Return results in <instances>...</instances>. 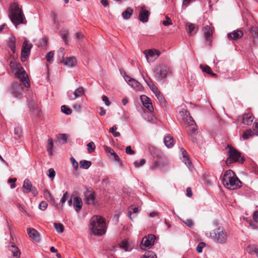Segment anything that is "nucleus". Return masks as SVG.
Returning a JSON list of instances; mask_svg holds the SVG:
<instances>
[{"instance_id": "obj_1", "label": "nucleus", "mask_w": 258, "mask_h": 258, "mask_svg": "<svg viewBox=\"0 0 258 258\" xmlns=\"http://www.w3.org/2000/svg\"><path fill=\"white\" fill-rule=\"evenodd\" d=\"M10 66L11 69L15 71V75L23 84L22 85L21 83H14L12 85L10 91L15 97L20 98L23 91V85L26 87L30 86L28 76L23 68H20L19 65L16 61H11Z\"/></svg>"}, {"instance_id": "obj_2", "label": "nucleus", "mask_w": 258, "mask_h": 258, "mask_svg": "<svg viewBox=\"0 0 258 258\" xmlns=\"http://www.w3.org/2000/svg\"><path fill=\"white\" fill-rule=\"evenodd\" d=\"M9 17L16 27L19 24L24 23L25 19L22 8L17 3H13L9 9Z\"/></svg>"}, {"instance_id": "obj_3", "label": "nucleus", "mask_w": 258, "mask_h": 258, "mask_svg": "<svg viewBox=\"0 0 258 258\" xmlns=\"http://www.w3.org/2000/svg\"><path fill=\"white\" fill-rule=\"evenodd\" d=\"M223 185L230 190L236 189L241 186V181L231 170H227L222 179Z\"/></svg>"}, {"instance_id": "obj_4", "label": "nucleus", "mask_w": 258, "mask_h": 258, "mask_svg": "<svg viewBox=\"0 0 258 258\" xmlns=\"http://www.w3.org/2000/svg\"><path fill=\"white\" fill-rule=\"evenodd\" d=\"M90 229L94 235L101 236L106 232L105 221L99 216H94L90 220Z\"/></svg>"}, {"instance_id": "obj_5", "label": "nucleus", "mask_w": 258, "mask_h": 258, "mask_svg": "<svg viewBox=\"0 0 258 258\" xmlns=\"http://www.w3.org/2000/svg\"><path fill=\"white\" fill-rule=\"evenodd\" d=\"M170 69L166 66L159 64L155 67L154 76L157 81H165L166 78L171 75Z\"/></svg>"}, {"instance_id": "obj_6", "label": "nucleus", "mask_w": 258, "mask_h": 258, "mask_svg": "<svg viewBox=\"0 0 258 258\" xmlns=\"http://www.w3.org/2000/svg\"><path fill=\"white\" fill-rule=\"evenodd\" d=\"M210 236L214 241L220 244L226 242L227 235L223 227H219L210 233Z\"/></svg>"}, {"instance_id": "obj_7", "label": "nucleus", "mask_w": 258, "mask_h": 258, "mask_svg": "<svg viewBox=\"0 0 258 258\" xmlns=\"http://www.w3.org/2000/svg\"><path fill=\"white\" fill-rule=\"evenodd\" d=\"M227 148H229V157L226 159V164L228 165L232 162L239 161L241 157L240 153L230 145H227Z\"/></svg>"}, {"instance_id": "obj_8", "label": "nucleus", "mask_w": 258, "mask_h": 258, "mask_svg": "<svg viewBox=\"0 0 258 258\" xmlns=\"http://www.w3.org/2000/svg\"><path fill=\"white\" fill-rule=\"evenodd\" d=\"M188 124V128L187 129V133L192 141L194 143H197V138L196 136L198 134L197 129L196 128V124L194 120H190L187 122Z\"/></svg>"}, {"instance_id": "obj_9", "label": "nucleus", "mask_w": 258, "mask_h": 258, "mask_svg": "<svg viewBox=\"0 0 258 258\" xmlns=\"http://www.w3.org/2000/svg\"><path fill=\"white\" fill-rule=\"evenodd\" d=\"M155 238V236L153 234H150L144 237L140 244L141 248L143 250H145V247L150 248L151 246L153 245Z\"/></svg>"}, {"instance_id": "obj_10", "label": "nucleus", "mask_w": 258, "mask_h": 258, "mask_svg": "<svg viewBox=\"0 0 258 258\" xmlns=\"http://www.w3.org/2000/svg\"><path fill=\"white\" fill-rule=\"evenodd\" d=\"M32 46V44L28 40H25L21 51V60L22 61H25L29 55Z\"/></svg>"}, {"instance_id": "obj_11", "label": "nucleus", "mask_w": 258, "mask_h": 258, "mask_svg": "<svg viewBox=\"0 0 258 258\" xmlns=\"http://www.w3.org/2000/svg\"><path fill=\"white\" fill-rule=\"evenodd\" d=\"M125 81L128 84L131 86L135 90L140 91L143 90V86L142 85L135 79L131 78L129 76L125 75L123 76Z\"/></svg>"}, {"instance_id": "obj_12", "label": "nucleus", "mask_w": 258, "mask_h": 258, "mask_svg": "<svg viewBox=\"0 0 258 258\" xmlns=\"http://www.w3.org/2000/svg\"><path fill=\"white\" fill-rule=\"evenodd\" d=\"M23 188L24 192H31L34 196L38 195L37 189L35 187L33 186L31 182L28 179L24 180Z\"/></svg>"}, {"instance_id": "obj_13", "label": "nucleus", "mask_w": 258, "mask_h": 258, "mask_svg": "<svg viewBox=\"0 0 258 258\" xmlns=\"http://www.w3.org/2000/svg\"><path fill=\"white\" fill-rule=\"evenodd\" d=\"M143 53L145 54L147 61L148 62L153 61L154 59L152 58L155 59L160 54V51L156 49L146 50L144 51Z\"/></svg>"}, {"instance_id": "obj_14", "label": "nucleus", "mask_w": 258, "mask_h": 258, "mask_svg": "<svg viewBox=\"0 0 258 258\" xmlns=\"http://www.w3.org/2000/svg\"><path fill=\"white\" fill-rule=\"evenodd\" d=\"M85 201L87 204H93L95 201L94 192H92L90 188H87L84 192Z\"/></svg>"}, {"instance_id": "obj_15", "label": "nucleus", "mask_w": 258, "mask_h": 258, "mask_svg": "<svg viewBox=\"0 0 258 258\" xmlns=\"http://www.w3.org/2000/svg\"><path fill=\"white\" fill-rule=\"evenodd\" d=\"M150 13L145 6H142L139 13V19L143 23L148 22Z\"/></svg>"}, {"instance_id": "obj_16", "label": "nucleus", "mask_w": 258, "mask_h": 258, "mask_svg": "<svg viewBox=\"0 0 258 258\" xmlns=\"http://www.w3.org/2000/svg\"><path fill=\"white\" fill-rule=\"evenodd\" d=\"M141 100L144 106L149 111L152 112L153 111V107L149 97L146 95H141Z\"/></svg>"}, {"instance_id": "obj_17", "label": "nucleus", "mask_w": 258, "mask_h": 258, "mask_svg": "<svg viewBox=\"0 0 258 258\" xmlns=\"http://www.w3.org/2000/svg\"><path fill=\"white\" fill-rule=\"evenodd\" d=\"M243 35V31L240 30H236L228 34L229 40H236L240 38Z\"/></svg>"}, {"instance_id": "obj_18", "label": "nucleus", "mask_w": 258, "mask_h": 258, "mask_svg": "<svg viewBox=\"0 0 258 258\" xmlns=\"http://www.w3.org/2000/svg\"><path fill=\"white\" fill-rule=\"evenodd\" d=\"M180 152H181L182 156L181 159L182 162L188 167V168L190 169L191 167V163L188 158V154L187 152L183 148L180 149Z\"/></svg>"}, {"instance_id": "obj_19", "label": "nucleus", "mask_w": 258, "mask_h": 258, "mask_svg": "<svg viewBox=\"0 0 258 258\" xmlns=\"http://www.w3.org/2000/svg\"><path fill=\"white\" fill-rule=\"evenodd\" d=\"M27 233L29 237L34 241L37 242L39 240V236L38 232L34 228H29L27 229Z\"/></svg>"}, {"instance_id": "obj_20", "label": "nucleus", "mask_w": 258, "mask_h": 258, "mask_svg": "<svg viewBox=\"0 0 258 258\" xmlns=\"http://www.w3.org/2000/svg\"><path fill=\"white\" fill-rule=\"evenodd\" d=\"M64 64L69 68H73L77 64V60L74 57H67L63 60Z\"/></svg>"}, {"instance_id": "obj_21", "label": "nucleus", "mask_w": 258, "mask_h": 258, "mask_svg": "<svg viewBox=\"0 0 258 258\" xmlns=\"http://www.w3.org/2000/svg\"><path fill=\"white\" fill-rule=\"evenodd\" d=\"M203 32L205 39L208 41H210L212 36V31L209 26H206L203 29Z\"/></svg>"}, {"instance_id": "obj_22", "label": "nucleus", "mask_w": 258, "mask_h": 258, "mask_svg": "<svg viewBox=\"0 0 258 258\" xmlns=\"http://www.w3.org/2000/svg\"><path fill=\"white\" fill-rule=\"evenodd\" d=\"M73 206L77 212H78L82 208V201L79 197H75L73 201Z\"/></svg>"}, {"instance_id": "obj_23", "label": "nucleus", "mask_w": 258, "mask_h": 258, "mask_svg": "<svg viewBox=\"0 0 258 258\" xmlns=\"http://www.w3.org/2000/svg\"><path fill=\"white\" fill-rule=\"evenodd\" d=\"M186 29L189 35H192L197 32L198 28L195 24L187 22L186 24Z\"/></svg>"}, {"instance_id": "obj_24", "label": "nucleus", "mask_w": 258, "mask_h": 258, "mask_svg": "<svg viewBox=\"0 0 258 258\" xmlns=\"http://www.w3.org/2000/svg\"><path fill=\"white\" fill-rule=\"evenodd\" d=\"M239 119L242 120V123L245 125L250 124L253 119L252 116L245 114L242 116H239Z\"/></svg>"}, {"instance_id": "obj_25", "label": "nucleus", "mask_w": 258, "mask_h": 258, "mask_svg": "<svg viewBox=\"0 0 258 258\" xmlns=\"http://www.w3.org/2000/svg\"><path fill=\"white\" fill-rule=\"evenodd\" d=\"M15 43V37L13 35L11 36L9 38V40L7 42V44L13 53H15L16 51Z\"/></svg>"}, {"instance_id": "obj_26", "label": "nucleus", "mask_w": 258, "mask_h": 258, "mask_svg": "<svg viewBox=\"0 0 258 258\" xmlns=\"http://www.w3.org/2000/svg\"><path fill=\"white\" fill-rule=\"evenodd\" d=\"M165 165V162L161 160L155 161L151 166L152 170H156L157 169H164Z\"/></svg>"}, {"instance_id": "obj_27", "label": "nucleus", "mask_w": 258, "mask_h": 258, "mask_svg": "<svg viewBox=\"0 0 258 258\" xmlns=\"http://www.w3.org/2000/svg\"><path fill=\"white\" fill-rule=\"evenodd\" d=\"M144 80L147 85L149 86L150 89L152 90V91L155 94V93H158V91H159L157 87L155 85V84L153 83L152 80L150 78H148L147 79H146L144 78Z\"/></svg>"}, {"instance_id": "obj_28", "label": "nucleus", "mask_w": 258, "mask_h": 258, "mask_svg": "<svg viewBox=\"0 0 258 258\" xmlns=\"http://www.w3.org/2000/svg\"><path fill=\"white\" fill-rule=\"evenodd\" d=\"M9 250L12 251L13 255L16 258H19L20 256V252L18 248L14 244L12 243L9 246Z\"/></svg>"}, {"instance_id": "obj_29", "label": "nucleus", "mask_w": 258, "mask_h": 258, "mask_svg": "<svg viewBox=\"0 0 258 258\" xmlns=\"http://www.w3.org/2000/svg\"><path fill=\"white\" fill-rule=\"evenodd\" d=\"M247 252L251 254H255L258 257V246L256 245H249L247 247Z\"/></svg>"}, {"instance_id": "obj_30", "label": "nucleus", "mask_w": 258, "mask_h": 258, "mask_svg": "<svg viewBox=\"0 0 258 258\" xmlns=\"http://www.w3.org/2000/svg\"><path fill=\"white\" fill-rule=\"evenodd\" d=\"M180 114L182 117V119L185 122H188L190 120H194L189 115V113L186 110H183L180 111Z\"/></svg>"}, {"instance_id": "obj_31", "label": "nucleus", "mask_w": 258, "mask_h": 258, "mask_svg": "<svg viewBox=\"0 0 258 258\" xmlns=\"http://www.w3.org/2000/svg\"><path fill=\"white\" fill-rule=\"evenodd\" d=\"M139 209L138 207H132L130 208L127 212V216L131 220H133V217H132V215H134L133 217L134 218L139 213Z\"/></svg>"}, {"instance_id": "obj_32", "label": "nucleus", "mask_w": 258, "mask_h": 258, "mask_svg": "<svg viewBox=\"0 0 258 258\" xmlns=\"http://www.w3.org/2000/svg\"><path fill=\"white\" fill-rule=\"evenodd\" d=\"M164 142L165 146L168 148H171L173 146V139L170 136H165L164 138Z\"/></svg>"}, {"instance_id": "obj_33", "label": "nucleus", "mask_w": 258, "mask_h": 258, "mask_svg": "<svg viewBox=\"0 0 258 258\" xmlns=\"http://www.w3.org/2000/svg\"><path fill=\"white\" fill-rule=\"evenodd\" d=\"M120 247L126 251H130L132 249L130 246L127 239H124L121 242Z\"/></svg>"}, {"instance_id": "obj_34", "label": "nucleus", "mask_w": 258, "mask_h": 258, "mask_svg": "<svg viewBox=\"0 0 258 258\" xmlns=\"http://www.w3.org/2000/svg\"><path fill=\"white\" fill-rule=\"evenodd\" d=\"M73 95L74 98L77 99L79 97L83 95L84 94L85 90L83 87H80L77 89L74 92H73Z\"/></svg>"}, {"instance_id": "obj_35", "label": "nucleus", "mask_w": 258, "mask_h": 258, "mask_svg": "<svg viewBox=\"0 0 258 258\" xmlns=\"http://www.w3.org/2000/svg\"><path fill=\"white\" fill-rule=\"evenodd\" d=\"M53 146V141L51 139L49 138L47 141V151L48 153V154L50 156L52 155V148Z\"/></svg>"}, {"instance_id": "obj_36", "label": "nucleus", "mask_w": 258, "mask_h": 258, "mask_svg": "<svg viewBox=\"0 0 258 258\" xmlns=\"http://www.w3.org/2000/svg\"><path fill=\"white\" fill-rule=\"evenodd\" d=\"M92 163L91 161L87 160H82L80 162V167L83 169H88L91 165Z\"/></svg>"}, {"instance_id": "obj_37", "label": "nucleus", "mask_w": 258, "mask_h": 258, "mask_svg": "<svg viewBox=\"0 0 258 258\" xmlns=\"http://www.w3.org/2000/svg\"><path fill=\"white\" fill-rule=\"evenodd\" d=\"M255 132H256V130L253 131L248 130L243 134L242 138L244 139H247L249 137L253 136L255 134Z\"/></svg>"}, {"instance_id": "obj_38", "label": "nucleus", "mask_w": 258, "mask_h": 258, "mask_svg": "<svg viewBox=\"0 0 258 258\" xmlns=\"http://www.w3.org/2000/svg\"><path fill=\"white\" fill-rule=\"evenodd\" d=\"M133 13V10L128 8L122 13V16L124 19H128L130 18Z\"/></svg>"}, {"instance_id": "obj_39", "label": "nucleus", "mask_w": 258, "mask_h": 258, "mask_svg": "<svg viewBox=\"0 0 258 258\" xmlns=\"http://www.w3.org/2000/svg\"><path fill=\"white\" fill-rule=\"evenodd\" d=\"M250 33L253 39V41L255 39H258V28L256 26H253L250 30Z\"/></svg>"}, {"instance_id": "obj_40", "label": "nucleus", "mask_w": 258, "mask_h": 258, "mask_svg": "<svg viewBox=\"0 0 258 258\" xmlns=\"http://www.w3.org/2000/svg\"><path fill=\"white\" fill-rule=\"evenodd\" d=\"M140 258H157V256L153 251L149 250L146 251Z\"/></svg>"}, {"instance_id": "obj_41", "label": "nucleus", "mask_w": 258, "mask_h": 258, "mask_svg": "<svg viewBox=\"0 0 258 258\" xmlns=\"http://www.w3.org/2000/svg\"><path fill=\"white\" fill-rule=\"evenodd\" d=\"M54 226L58 233H61L63 232L64 227L62 224L55 223H54Z\"/></svg>"}, {"instance_id": "obj_42", "label": "nucleus", "mask_w": 258, "mask_h": 258, "mask_svg": "<svg viewBox=\"0 0 258 258\" xmlns=\"http://www.w3.org/2000/svg\"><path fill=\"white\" fill-rule=\"evenodd\" d=\"M53 56H54V53L52 51H49L47 53L46 55V58L47 60V61L49 63H52L53 61Z\"/></svg>"}, {"instance_id": "obj_43", "label": "nucleus", "mask_w": 258, "mask_h": 258, "mask_svg": "<svg viewBox=\"0 0 258 258\" xmlns=\"http://www.w3.org/2000/svg\"><path fill=\"white\" fill-rule=\"evenodd\" d=\"M61 111L66 114L70 115L72 113L71 109L65 105L61 106Z\"/></svg>"}, {"instance_id": "obj_44", "label": "nucleus", "mask_w": 258, "mask_h": 258, "mask_svg": "<svg viewBox=\"0 0 258 258\" xmlns=\"http://www.w3.org/2000/svg\"><path fill=\"white\" fill-rule=\"evenodd\" d=\"M157 97V99H158V100L160 101V102L162 104H163L165 100V99L164 98V97L163 96V95H162V94L160 93V92L159 91V90L158 91V93H155L154 94Z\"/></svg>"}, {"instance_id": "obj_45", "label": "nucleus", "mask_w": 258, "mask_h": 258, "mask_svg": "<svg viewBox=\"0 0 258 258\" xmlns=\"http://www.w3.org/2000/svg\"><path fill=\"white\" fill-rule=\"evenodd\" d=\"M206 246V243L204 242H200L196 247V250L198 253H201L203 251V249Z\"/></svg>"}, {"instance_id": "obj_46", "label": "nucleus", "mask_w": 258, "mask_h": 258, "mask_svg": "<svg viewBox=\"0 0 258 258\" xmlns=\"http://www.w3.org/2000/svg\"><path fill=\"white\" fill-rule=\"evenodd\" d=\"M87 150L89 153L93 152L95 149V145L93 142L89 143L87 145Z\"/></svg>"}, {"instance_id": "obj_47", "label": "nucleus", "mask_w": 258, "mask_h": 258, "mask_svg": "<svg viewBox=\"0 0 258 258\" xmlns=\"http://www.w3.org/2000/svg\"><path fill=\"white\" fill-rule=\"evenodd\" d=\"M57 138L62 141V143H65L67 141L68 136L65 134H59L58 135Z\"/></svg>"}, {"instance_id": "obj_48", "label": "nucleus", "mask_w": 258, "mask_h": 258, "mask_svg": "<svg viewBox=\"0 0 258 258\" xmlns=\"http://www.w3.org/2000/svg\"><path fill=\"white\" fill-rule=\"evenodd\" d=\"M200 68L203 72H205L209 75L211 73V69L208 66L200 65Z\"/></svg>"}, {"instance_id": "obj_49", "label": "nucleus", "mask_w": 258, "mask_h": 258, "mask_svg": "<svg viewBox=\"0 0 258 258\" xmlns=\"http://www.w3.org/2000/svg\"><path fill=\"white\" fill-rule=\"evenodd\" d=\"M47 175L49 178L53 179L55 176V172L53 168H50L47 171Z\"/></svg>"}, {"instance_id": "obj_50", "label": "nucleus", "mask_w": 258, "mask_h": 258, "mask_svg": "<svg viewBox=\"0 0 258 258\" xmlns=\"http://www.w3.org/2000/svg\"><path fill=\"white\" fill-rule=\"evenodd\" d=\"M146 163V160L144 159L140 160V162L138 161H135L134 162V165L135 167H140L141 166H143Z\"/></svg>"}, {"instance_id": "obj_51", "label": "nucleus", "mask_w": 258, "mask_h": 258, "mask_svg": "<svg viewBox=\"0 0 258 258\" xmlns=\"http://www.w3.org/2000/svg\"><path fill=\"white\" fill-rule=\"evenodd\" d=\"M111 155L113 156L114 160L118 163L119 166H121L122 163L118 155L115 152H113Z\"/></svg>"}, {"instance_id": "obj_52", "label": "nucleus", "mask_w": 258, "mask_h": 258, "mask_svg": "<svg viewBox=\"0 0 258 258\" xmlns=\"http://www.w3.org/2000/svg\"><path fill=\"white\" fill-rule=\"evenodd\" d=\"M48 204L46 202L42 201L39 205V208L42 210L44 211L47 207Z\"/></svg>"}, {"instance_id": "obj_53", "label": "nucleus", "mask_w": 258, "mask_h": 258, "mask_svg": "<svg viewBox=\"0 0 258 258\" xmlns=\"http://www.w3.org/2000/svg\"><path fill=\"white\" fill-rule=\"evenodd\" d=\"M15 134L18 137L20 138L22 136V129L20 127H15L14 130Z\"/></svg>"}, {"instance_id": "obj_54", "label": "nucleus", "mask_w": 258, "mask_h": 258, "mask_svg": "<svg viewBox=\"0 0 258 258\" xmlns=\"http://www.w3.org/2000/svg\"><path fill=\"white\" fill-rule=\"evenodd\" d=\"M71 163L73 167L74 168V169L75 170H77L78 168V163L75 160V159L73 157H71L70 158Z\"/></svg>"}, {"instance_id": "obj_55", "label": "nucleus", "mask_w": 258, "mask_h": 258, "mask_svg": "<svg viewBox=\"0 0 258 258\" xmlns=\"http://www.w3.org/2000/svg\"><path fill=\"white\" fill-rule=\"evenodd\" d=\"M162 23L165 26H168L169 25L172 24L170 18H169L168 16H166V20L163 21Z\"/></svg>"}, {"instance_id": "obj_56", "label": "nucleus", "mask_w": 258, "mask_h": 258, "mask_svg": "<svg viewBox=\"0 0 258 258\" xmlns=\"http://www.w3.org/2000/svg\"><path fill=\"white\" fill-rule=\"evenodd\" d=\"M61 37L62 40L64 41L66 43H67V41L69 38V35L67 31H64L61 34Z\"/></svg>"}, {"instance_id": "obj_57", "label": "nucleus", "mask_w": 258, "mask_h": 258, "mask_svg": "<svg viewBox=\"0 0 258 258\" xmlns=\"http://www.w3.org/2000/svg\"><path fill=\"white\" fill-rule=\"evenodd\" d=\"M184 224L189 227H191L193 226V222L191 219H187L183 221Z\"/></svg>"}, {"instance_id": "obj_58", "label": "nucleus", "mask_w": 258, "mask_h": 258, "mask_svg": "<svg viewBox=\"0 0 258 258\" xmlns=\"http://www.w3.org/2000/svg\"><path fill=\"white\" fill-rule=\"evenodd\" d=\"M47 41L48 39L46 37H43L41 41L39 42V45L41 46L46 45Z\"/></svg>"}, {"instance_id": "obj_59", "label": "nucleus", "mask_w": 258, "mask_h": 258, "mask_svg": "<svg viewBox=\"0 0 258 258\" xmlns=\"http://www.w3.org/2000/svg\"><path fill=\"white\" fill-rule=\"evenodd\" d=\"M125 152L127 154L133 155L135 153V152L132 149L131 146H128L125 149Z\"/></svg>"}, {"instance_id": "obj_60", "label": "nucleus", "mask_w": 258, "mask_h": 258, "mask_svg": "<svg viewBox=\"0 0 258 258\" xmlns=\"http://www.w3.org/2000/svg\"><path fill=\"white\" fill-rule=\"evenodd\" d=\"M73 93L74 92L72 91H69L67 92L68 97L69 99L71 100L76 99L75 98H74V96L73 95Z\"/></svg>"}, {"instance_id": "obj_61", "label": "nucleus", "mask_w": 258, "mask_h": 258, "mask_svg": "<svg viewBox=\"0 0 258 258\" xmlns=\"http://www.w3.org/2000/svg\"><path fill=\"white\" fill-rule=\"evenodd\" d=\"M102 100L104 102L105 104L107 106H109L110 105V102L108 100V98L107 96L104 95L102 96Z\"/></svg>"}, {"instance_id": "obj_62", "label": "nucleus", "mask_w": 258, "mask_h": 258, "mask_svg": "<svg viewBox=\"0 0 258 258\" xmlns=\"http://www.w3.org/2000/svg\"><path fill=\"white\" fill-rule=\"evenodd\" d=\"M104 149L106 152L110 153V155H111L113 153V152H114V150L110 147H108L107 146L104 147Z\"/></svg>"}, {"instance_id": "obj_63", "label": "nucleus", "mask_w": 258, "mask_h": 258, "mask_svg": "<svg viewBox=\"0 0 258 258\" xmlns=\"http://www.w3.org/2000/svg\"><path fill=\"white\" fill-rule=\"evenodd\" d=\"M58 55L59 57H63L64 55V50L63 48H60L58 51Z\"/></svg>"}, {"instance_id": "obj_64", "label": "nucleus", "mask_w": 258, "mask_h": 258, "mask_svg": "<svg viewBox=\"0 0 258 258\" xmlns=\"http://www.w3.org/2000/svg\"><path fill=\"white\" fill-rule=\"evenodd\" d=\"M253 217L255 222H258V211H255L253 214Z\"/></svg>"}]
</instances>
